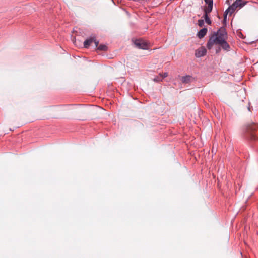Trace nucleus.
I'll list each match as a JSON object with an SVG mask.
<instances>
[{
    "instance_id": "f257e3e1",
    "label": "nucleus",
    "mask_w": 258,
    "mask_h": 258,
    "mask_svg": "<svg viewBox=\"0 0 258 258\" xmlns=\"http://www.w3.org/2000/svg\"><path fill=\"white\" fill-rule=\"evenodd\" d=\"M258 124L252 123L246 125L243 128V137L248 142L254 143L256 146L258 144Z\"/></svg>"
},
{
    "instance_id": "f03ea898",
    "label": "nucleus",
    "mask_w": 258,
    "mask_h": 258,
    "mask_svg": "<svg viewBox=\"0 0 258 258\" xmlns=\"http://www.w3.org/2000/svg\"><path fill=\"white\" fill-rule=\"evenodd\" d=\"M227 38V33L224 27H221L216 32H214L209 37L207 43V48L210 50L212 48L214 43L217 40H222Z\"/></svg>"
},
{
    "instance_id": "7ed1b4c3",
    "label": "nucleus",
    "mask_w": 258,
    "mask_h": 258,
    "mask_svg": "<svg viewBox=\"0 0 258 258\" xmlns=\"http://www.w3.org/2000/svg\"><path fill=\"white\" fill-rule=\"evenodd\" d=\"M247 3V2L245 0H236L232 5H230L228 8L225 11L224 14V22L226 21L227 14L229 13L230 15H231L235 10L239 8V9L242 8L245 4Z\"/></svg>"
},
{
    "instance_id": "20e7f679",
    "label": "nucleus",
    "mask_w": 258,
    "mask_h": 258,
    "mask_svg": "<svg viewBox=\"0 0 258 258\" xmlns=\"http://www.w3.org/2000/svg\"><path fill=\"white\" fill-rule=\"evenodd\" d=\"M134 44L139 49L146 50L148 48L147 43L141 39L135 40L134 41Z\"/></svg>"
},
{
    "instance_id": "39448f33",
    "label": "nucleus",
    "mask_w": 258,
    "mask_h": 258,
    "mask_svg": "<svg viewBox=\"0 0 258 258\" xmlns=\"http://www.w3.org/2000/svg\"><path fill=\"white\" fill-rule=\"evenodd\" d=\"M218 42L214 43V44L219 45L221 48L224 50L229 51L230 49V45L226 41V39L222 40H217Z\"/></svg>"
},
{
    "instance_id": "423d86ee",
    "label": "nucleus",
    "mask_w": 258,
    "mask_h": 258,
    "mask_svg": "<svg viewBox=\"0 0 258 258\" xmlns=\"http://www.w3.org/2000/svg\"><path fill=\"white\" fill-rule=\"evenodd\" d=\"M206 52V49L203 47H201L200 48L196 50L195 55L197 57H200L205 55Z\"/></svg>"
},
{
    "instance_id": "0eeeda50",
    "label": "nucleus",
    "mask_w": 258,
    "mask_h": 258,
    "mask_svg": "<svg viewBox=\"0 0 258 258\" xmlns=\"http://www.w3.org/2000/svg\"><path fill=\"white\" fill-rule=\"evenodd\" d=\"M195 80V78L190 75H186L181 78V81L184 84H189Z\"/></svg>"
},
{
    "instance_id": "6e6552de",
    "label": "nucleus",
    "mask_w": 258,
    "mask_h": 258,
    "mask_svg": "<svg viewBox=\"0 0 258 258\" xmlns=\"http://www.w3.org/2000/svg\"><path fill=\"white\" fill-rule=\"evenodd\" d=\"M168 76V73L165 72L163 74L160 73L158 76H156L153 80L156 82H159L163 80L164 78Z\"/></svg>"
},
{
    "instance_id": "1a4fd4ad",
    "label": "nucleus",
    "mask_w": 258,
    "mask_h": 258,
    "mask_svg": "<svg viewBox=\"0 0 258 258\" xmlns=\"http://www.w3.org/2000/svg\"><path fill=\"white\" fill-rule=\"evenodd\" d=\"M207 28H203L201 29L197 34V36L200 39L203 38L207 34Z\"/></svg>"
},
{
    "instance_id": "9d476101",
    "label": "nucleus",
    "mask_w": 258,
    "mask_h": 258,
    "mask_svg": "<svg viewBox=\"0 0 258 258\" xmlns=\"http://www.w3.org/2000/svg\"><path fill=\"white\" fill-rule=\"evenodd\" d=\"M93 38L90 37L89 38H87L84 42V47L86 48H88L90 44L93 42Z\"/></svg>"
},
{
    "instance_id": "9b49d317",
    "label": "nucleus",
    "mask_w": 258,
    "mask_h": 258,
    "mask_svg": "<svg viewBox=\"0 0 258 258\" xmlns=\"http://www.w3.org/2000/svg\"><path fill=\"white\" fill-rule=\"evenodd\" d=\"M213 9V5H209L208 7L205 9L204 10V14H208L210 12H211Z\"/></svg>"
},
{
    "instance_id": "f8f14e48",
    "label": "nucleus",
    "mask_w": 258,
    "mask_h": 258,
    "mask_svg": "<svg viewBox=\"0 0 258 258\" xmlns=\"http://www.w3.org/2000/svg\"><path fill=\"white\" fill-rule=\"evenodd\" d=\"M97 50L100 51H107V46L104 44H100L97 47Z\"/></svg>"
},
{
    "instance_id": "ddd939ff",
    "label": "nucleus",
    "mask_w": 258,
    "mask_h": 258,
    "mask_svg": "<svg viewBox=\"0 0 258 258\" xmlns=\"http://www.w3.org/2000/svg\"><path fill=\"white\" fill-rule=\"evenodd\" d=\"M204 17L205 18L206 23H207L208 25H211L212 22H211V21L210 19L208 17V14H204Z\"/></svg>"
},
{
    "instance_id": "4468645a",
    "label": "nucleus",
    "mask_w": 258,
    "mask_h": 258,
    "mask_svg": "<svg viewBox=\"0 0 258 258\" xmlns=\"http://www.w3.org/2000/svg\"><path fill=\"white\" fill-rule=\"evenodd\" d=\"M198 25L200 27H202L204 25V20L200 19L198 20Z\"/></svg>"
},
{
    "instance_id": "2eb2a0df",
    "label": "nucleus",
    "mask_w": 258,
    "mask_h": 258,
    "mask_svg": "<svg viewBox=\"0 0 258 258\" xmlns=\"http://www.w3.org/2000/svg\"><path fill=\"white\" fill-rule=\"evenodd\" d=\"M93 42H94L95 43V45L96 47H98V45L99 44V41L97 40L96 39H95L94 37H93Z\"/></svg>"
},
{
    "instance_id": "dca6fc26",
    "label": "nucleus",
    "mask_w": 258,
    "mask_h": 258,
    "mask_svg": "<svg viewBox=\"0 0 258 258\" xmlns=\"http://www.w3.org/2000/svg\"><path fill=\"white\" fill-rule=\"evenodd\" d=\"M205 2L208 5H213V0H205Z\"/></svg>"
},
{
    "instance_id": "f3484780",
    "label": "nucleus",
    "mask_w": 258,
    "mask_h": 258,
    "mask_svg": "<svg viewBox=\"0 0 258 258\" xmlns=\"http://www.w3.org/2000/svg\"><path fill=\"white\" fill-rule=\"evenodd\" d=\"M220 48L219 47V48H218V49H216V53H219L220 52Z\"/></svg>"
}]
</instances>
